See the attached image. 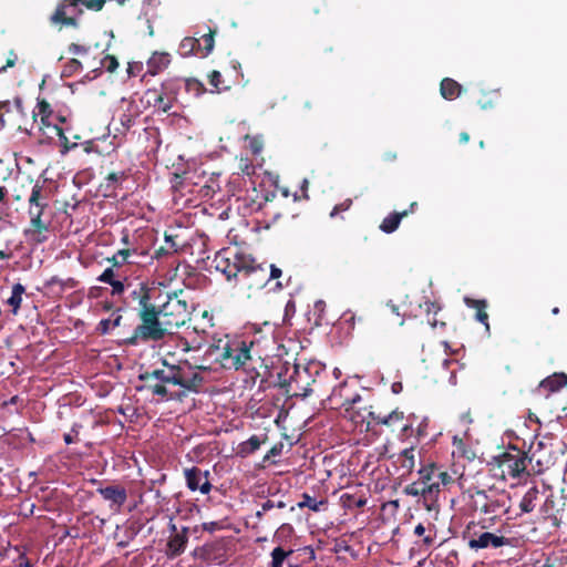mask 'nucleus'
<instances>
[{"label": "nucleus", "instance_id": "f257e3e1", "mask_svg": "<svg viewBox=\"0 0 567 567\" xmlns=\"http://www.w3.org/2000/svg\"><path fill=\"white\" fill-rule=\"evenodd\" d=\"M155 292V290L147 292L140 300L142 323L135 330V338L156 341L174 331L171 326H164L167 321L157 311V307L150 302Z\"/></svg>", "mask_w": 567, "mask_h": 567}, {"label": "nucleus", "instance_id": "f03ea898", "mask_svg": "<svg viewBox=\"0 0 567 567\" xmlns=\"http://www.w3.org/2000/svg\"><path fill=\"white\" fill-rule=\"evenodd\" d=\"M207 353L226 369H239L250 359L249 347L239 340H219Z\"/></svg>", "mask_w": 567, "mask_h": 567}, {"label": "nucleus", "instance_id": "7ed1b4c3", "mask_svg": "<svg viewBox=\"0 0 567 567\" xmlns=\"http://www.w3.org/2000/svg\"><path fill=\"white\" fill-rule=\"evenodd\" d=\"M157 311L167 322L164 326H171L173 330L184 326L190 316V307L179 295H167L166 301L157 307Z\"/></svg>", "mask_w": 567, "mask_h": 567}, {"label": "nucleus", "instance_id": "20e7f679", "mask_svg": "<svg viewBox=\"0 0 567 567\" xmlns=\"http://www.w3.org/2000/svg\"><path fill=\"white\" fill-rule=\"evenodd\" d=\"M214 262L216 270L225 275L227 280L235 278L239 281L249 260L230 250H221L215 256Z\"/></svg>", "mask_w": 567, "mask_h": 567}, {"label": "nucleus", "instance_id": "39448f33", "mask_svg": "<svg viewBox=\"0 0 567 567\" xmlns=\"http://www.w3.org/2000/svg\"><path fill=\"white\" fill-rule=\"evenodd\" d=\"M153 377L157 382L166 385H181L188 390H195L203 381L198 373H194L188 378L184 372L178 369L169 368L168 370H155Z\"/></svg>", "mask_w": 567, "mask_h": 567}, {"label": "nucleus", "instance_id": "423d86ee", "mask_svg": "<svg viewBox=\"0 0 567 567\" xmlns=\"http://www.w3.org/2000/svg\"><path fill=\"white\" fill-rule=\"evenodd\" d=\"M269 281L268 275L266 272V269L254 265L251 260L247 264L246 268L244 269L243 276L239 280L244 286L247 287L249 290H258L264 288L267 282Z\"/></svg>", "mask_w": 567, "mask_h": 567}, {"label": "nucleus", "instance_id": "0eeeda50", "mask_svg": "<svg viewBox=\"0 0 567 567\" xmlns=\"http://www.w3.org/2000/svg\"><path fill=\"white\" fill-rule=\"evenodd\" d=\"M186 483L189 489H199L202 494H208L212 485L208 480V472L200 471L196 467L185 471Z\"/></svg>", "mask_w": 567, "mask_h": 567}, {"label": "nucleus", "instance_id": "6e6552de", "mask_svg": "<svg viewBox=\"0 0 567 567\" xmlns=\"http://www.w3.org/2000/svg\"><path fill=\"white\" fill-rule=\"evenodd\" d=\"M507 539L503 536L495 535L489 532L480 534L477 537L468 540V546L472 549L478 550L488 547L498 548L507 545Z\"/></svg>", "mask_w": 567, "mask_h": 567}, {"label": "nucleus", "instance_id": "1a4fd4ad", "mask_svg": "<svg viewBox=\"0 0 567 567\" xmlns=\"http://www.w3.org/2000/svg\"><path fill=\"white\" fill-rule=\"evenodd\" d=\"M527 458L526 456L517 453L515 455H506L502 461V468L504 473L513 477H518L526 471Z\"/></svg>", "mask_w": 567, "mask_h": 567}, {"label": "nucleus", "instance_id": "9d476101", "mask_svg": "<svg viewBox=\"0 0 567 567\" xmlns=\"http://www.w3.org/2000/svg\"><path fill=\"white\" fill-rule=\"evenodd\" d=\"M171 63V55L167 52H154L147 61V73L156 75L164 71Z\"/></svg>", "mask_w": 567, "mask_h": 567}, {"label": "nucleus", "instance_id": "9b49d317", "mask_svg": "<svg viewBox=\"0 0 567 567\" xmlns=\"http://www.w3.org/2000/svg\"><path fill=\"white\" fill-rule=\"evenodd\" d=\"M99 492L105 501L117 507H121L126 501V491L120 486H107Z\"/></svg>", "mask_w": 567, "mask_h": 567}, {"label": "nucleus", "instance_id": "f8f14e48", "mask_svg": "<svg viewBox=\"0 0 567 567\" xmlns=\"http://www.w3.org/2000/svg\"><path fill=\"white\" fill-rule=\"evenodd\" d=\"M187 543L186 529L183 533H177L172 536L167 544V553L171 556H177L182 554L185 549Z\"/></svg>", "mask_w": 567, "mask_h": 567}, {"label": "nucleus", "instance_id": "ddd939ff", "mask_svg": "<svg viewBox=\"0 0 567 567\" xmlns=\"http://www.w3.org/2000/svg\"><path fill=\"white\" fill-rule=\"evenodd\" d=\"M48 206L45 197L43 196V187L39 184L32 186V190L29 197V209L44 210Z\"/></svg>", "mask_w": 567, "mask_h": 567}, {"label": "nucleus", "instance_id": "4468645a", "mask_svg": "<svg viewBox=\"0 0 567 567\" xmlns=\"http://www.w3.org/2000/svg\"><path fill=\"white\" fill-rule=\"evenodd\" d=\"M567 384V375L565 373H554L542 381L540 388L555 392Z\"/></svg>", "mask_w": 567, "mask_h": 567}, {"label": "nucleus", "instance_id": "2eb2a0df", "mask_svg": "<svg viewBox=\"0 0 567 567\" xmlns=\"http://www.w3.org/2000/svg\"><path fill=\"white\" fill-rule=\"evenodd\" d=\"M464 302L466 303L467 307L476 309V311H477L476 319L480 322L484 323L486 329H488L489 328L488 322H487L488 316L485 311L486 301L465 298Z\"/></svg>", "mask_w": 567, "mask_h": 567}, {"label": "nucleus", "instance_id": "dca6fc26", "mask_svg": "<svg viewBox=\"0 0 567 567\" xmlns=\"http://www.w3.org/2000/svg\"><path fill=\"white\" fill-rule=\"evenodd\" d=\"M420 474L427 481L436 478L442 486L447 485L452 481V477L446 472L437 471L434 467L423 468L420 471Z\"/></svg>", "mask_w": 567, "mask_h": 567}, {"label": "nucleus", "instance_id": "f3484780", "mask_svg": "<svg viewBox=\"0 0 567 567\" xmlns=\"http://www.w3.org/2000/svg\"><path fill=\"white\" fill-rule=\"evenodd\" d=\"M537 496H538V491L537 488L533 487V488H529L523 496V498L520 499V503H519V508L523 513H530L532 511H534L536 504V499H537Z\"/></svg>", "mask_w": 567, "mask_h": 567}, {"label": "nucleus", "instance_id": "a211bd4d", "mask_svg": "<svg viewBox=\"0 0 567 567\" xmlns=\"http://www.w3.org/2000/svg\"><path fill=\"white\" fill-rule=\"evenodd\" d=\"M260 444L261 442L259 437L254 435L249 437L247 441L239 444L237 453L241 457H246L256 452L260 447Z\"/></svg>", "mask_w": 567, "mask_h": 567}, {"label": "nucleus", "instance_id": "6ab92c4d", "mask_svg": "<svg viewBox=\"0 0 567 567\" xmlns=\"http://www.w3.org/2000/svg\"><path fill=\"white\" fill-rule=\"evenodd\" d=\"M408 215V212H403V213H395V214H391L389 215L388 217H385L380 226L381 230H383L384 233H392L394 231L400 223H401V219Z\"/></svg>", "mask_w": 567, "mask_h": 567}, {"label": "nucleus", "instance_id": "aec40b11", "mask_svg": "<svg viewBox=\"0 0 567 567\" xmlns=\"http://www.w3.org/2000/svg\"><path fill=\"white\" fill-rule=\"evenodd\" d=\"M461 92V86L452 79H444L441 82V94L444 99H453Z\"/></svg>", "mask_w": 567, "mask_h": 567}, {"label": "nucleus", "instance_id": "412c9836", "mask_svg": "<svg viewBox=\"0 0 567 567\" xmlns=\"http://www.w3.org/2000/svg\"><path fill=\"white\" fill-rule=\"evenodd\" d=\"M401 467L411 473L415 466V450L413 447L403 450L399 455Z\"/></svg>", "mask_w": 567, "mask_h": 567}, {"label": "nucleus", "instance_id": "4be33fe9", "mask_svg": "<svg viewBox=\"0 0 567 567\" xmlns=\"http://www.w3.org/2000/svg\"><path fill=\"white\" fill-rule=\"evenodd\" d=\"M51 22L53 24L75 25V20L73 18L66 17L65 4H60L56 7L54 13L51 16Z\"/></svg>", "mask_w": 567, "mask_h": 567}, {"label": "nucleus", "instance_id": "5701e85b", "mask_svg": "<svg viewBox=\"0 0 567 567\" xmlns=\"http://www.w3.org/2000/svg\"><path fill=\"white\" fill-rule=\"evenodd\" d=\"M23 292L24 287L21 284H16L13 286L11 297L8 299V303L12 307L14 313H17L21 306Z\"/></svg>", "mask_w": 567, "mask_h": 567}, {"label": "nucleus", "instance_id": "b1692460", "mask_svg": "<svg viewBox=\"0 0 567 567\" xmlns=\"http://www.w3.org/2000/svg\"><path fill=\"white\" fill-rule=\"evenodd\" d=\"M47 138L52 140L54 137H59L63 144H66L68 137L65 136L63 130L58 126L55 123H48L47 130L42 133Z\"/></svg>", "mask_w": 567, "mask_h": 567}, {"label": "nucleus", "instance_id": "393cba45", "mask_svg": "<svg viewBox=\"0 0 567 567\" xmlns=\"http://www.w3.org/2000/svg\"><path fill=\"white\" fill-rule=\"evenodd\" d=\"M292 554V550H285L282 547H276L271 551V567H282L285 559Z\"/></svg>", "mask_w": 567, "mask_h": 567}, {"label": "nucleus", "instance_id": "a878e982", "mask_svg": "<svg viewBox=\"0 0 567 567\" xmlns=\"http://www.w3.org/2000/svg\"><path fill=\"white\" fill-rule=\"evenodd\" d=\"M197 47H199V40L196 38L187 37L182 40L179 50L183 55H188L193 53Z\"/></svg>", "mask_w": 567, "mask_h": 567}, {"label": "nucleus", "instance_id": "bb28decb", "mask_svg": "<svg viewBox=\"0 0 567 567\" xmlns=\"http://www.w3.org/2000/svg\"><path fill=\"white\" fill-rule=\"evenodd\" d=\"M29 214H30V217H31V225L39 231H43V230H47V226L44 225V223L42 221V214H43V210H40V209H29Z\"/></svg>", "mask_w": 567, "mask_h": 567}, {"label": "nucleus", "instance_id": "cd10ccee", "mask_svg": "<svg viewBox=\"0 0 567 567\" xmlns=\"http://www.w3.org/2000/svg\"><path fill=\"white\" fill-rule=\"evenodd\" d=\"M298 505H299V507H308L313 512H318V511H320L321 506L324 505V502H322V501L318 502L313 497L305 494L302 496V502H300Z\"/></svg>", "mask_w": 567, "mask_h": 567}, {"label": "nucleus", "instance_id": "c85d7f7f", "mask_svg": "<svg viewBox=\"0 0 567 567\" xmlns=\"http://www.w3.org/2000/svg\"><path fill=\"white\" fill-rule=\"evenodd\" d=\"M38 117H53L51 106L45 101H41L37 105V111L34 113V122H38Z\"/></svg>", "mask_w": 567, "mask_h": 567}, {"label": "nucleus", "instance_id": "c756f323", "mask_svg": "<svg viewBox=\"0 0 567 567\" xmlns=\"http://www.w3.org/2000/svg\"><path fill=\"white\" fill-rule=\"evenodd\" d=\"M404 493L410 496H424L426 497L425 487H422V483L414 482L412 484H409L404 488Z\"/></svg>", "mask_w": 567, "mask_h": 567}, {"label": "nucleus", "instance_id": "7c9ffc66", "mask_svg": "<svg viewBox=\"0 0 567 567\" xmlns=\"http://www.w3.org/2000/svg\"><path fill=\"white\" fill-rule=\"evenodd\" d=\"M150 389L156 395H161V396L169 395L172 398V393L168 391V385H166L164 383L156 382L154 384H151Z\"/></svg>", "mask_w": 567, "mask_h": 567}, {"label": "nucleus", "instance_id": "2f4dec72", "mask_svg": "<svg viewBox=\"0 0 567 567\" xmlns=\"http://www.w3.org/2000/svg\"><path fill=\"white\" fill-rule=\"evenodd\" d=\"M214 35H215V31H209L207 34H204L202 37L203 42H204L205 54H209L214 49V44H215Z\"/></svg>", "mask_w": 567, "mask_h": 567}, {"label": "nucleus", "instance_id": "473e14b6", "mask_svg": "<svg viewBox=\"0 0 567 567\" xmlns=\"http://www.w3.org/2000/svg\"><path fill=\"white\" fill-rule=\"evenodd\" d=\"M131 251L128 249H121L118 250L113 257H112V261L114 264V266H120L122 264H124L127 259V257L130 256Z\"/></svg>", "mask_w": 567, "mask_h": 567}, {"label": "nucleus", "instance_id": "72a5a7b5", "mask_svg": "<svg viewBox=\"0 0 567 567\" xmlns=\"http://www.w3.org/2000/svg\"><path fill=\"white\" fill-rule=\"evenodd\" d=\"M441 483L434 478V481H430L429 486L425 487L426 497L432 498L434 495H436L440 492Z\"/></svg>", "mask_w": 567, "mask_h": 567}, {"label": "nucleus", "instance_id": "f704fd0d", "mask_svg": "<svg viewBox=\"0 0 567 567\" xmlns=\"http://www.w3.org/2000/svg\"><path fill=\"white\" fill-rule=\"evenodd\" d=\"M246 140L249 141V147L254 154H258L261 152L262 142L258 137L246 136Z\"/></svg>", "mask_w": 567, "mask_h": 567}, {"label": "nucleus", "instance_id": "c9c22d12", "mask_svg": "<svg viewBox=\"0 0 567 567\" xmlns=\"http://www.w3.org/2000/svg\"><path fill=\"white\" fill-rule=\"evenodd\" d=\"M79 1L90 9L101 10L105 0H79Z\"/></svg>", "mask_w": 567, "mask_h": 567}, {"label": "nucleus", "instance_id": "e433bc0d", "mask_svg": "<svg viewBox=\"0 0 567 567\" xmlns=\"http://www.w3.org/2000/svg\"><path fill=\"white\" fill-rule=\"evenodd\" d=\"M401 419H402V413L394 411L391 414H389L386 417L381 420L380 422L385 424V425H390L393 422H396V421H399Z\"/></svg>", "mask_w": 567, "mask_h": 567}, {"label": "nucleus", "instance_id": "4c0bfd02", "mask_svg": "<svg viewBox=\"0 0 567 567\" xmlns=\"http://www.w3.org/2000/svg\"><path fill=\"white\" fill-rule=\"evenodd\" d=\"M105 62H106V68L110 72H114L118 66V62H117L116 58L113 55H107L105 58Z\"/></svg>", "mask_w": 567, "mask_h": 567}, {"label": "nucleus", "instance_id": "58836bf2", "mask_svg": "<svg viewBox=\"0 0 567 567\" xmlns=\"http://www.w3.org/2000/svg\"><path fill=\"white\" fill-rule=\"evenodd\" d=\"M239 169L247 175L252 173V166L250 165V163L247 158H240Z\"/></svg>", "mask_w": 567, "mask_h": 567}, {"label": "nucleus", "instance_id": "ea45409f", "mask_svg": "<svg viewBox=\"0 0 567 567\" xmlns=\"http://www.w3.org/2000/svg\"><path fill=\"white\" fill-rule=\"evenodd\" d=\"M220 79H221V74H220L218 71H213V72L209 74V83H210L214 87H216V89H219Z\"/></svg>", "mask_w": 567, "mask_h": 567}, {"label": "nucleus", "instance_id": "a19ab883", "mask_svg": "<svg viewBox=\"0 0 567 567\" xmlns=\"http://www.w3.org/2000/svg\"><path fill=\"white\" fill-rule=\"evenodd\" d=\"M55 117H38V122L35 124L38 125L39 130L43 133L44 128L47 130L48 123H54Z\"/></svg>", "mask_w": 567, "mask_h": 567}, {"label": "nucleus", "instance_id": "79ce46f5", "mask_svg": "<svg viewBox=\"0 0 567 567\" xmlns=\"http://www.w3.org/2000/svg\"><path fill=\"white\" fill-rule=\"evenodd\" d=\"M69 52L74 54V55H81V54H84L87 52V49L82 47V45H79V44H75V43H72L70 47H69Z\"/></svg>", "mask_w": 567, "mask_h": 567}, {"label": "nucleus", "instance_id": "37998d69", "mask_svg": "<svg viewBox=\"0 0 567 567\" xmlns=\"http://www.w3.org/2000/svg\"><path fill=\"white\" fill-rule=\"evenodd\" d=\"M113 276H114L113 270L111 268H107L101 275L100 280L103 282L111 284V281L113 280Z\"/></svg>", "mask_w": 567, "mask_h": 567}, {"label": "nucleus", "instance_id": "c03bdc74", "mask_svg": "<svg viewBox=\"0 0 567 567\" xmlns=\"http://www.w3.org/2000/svg\"><path fill=\"white\" fill-rule=\"evenodd\" d=\"M156 105L163 112H167L172 107L171 103L166 102L163 96H158Z\"/></svg>", "mask_w": 567, "mask_h": 567}, {"label": "nucleus", "instance_id": "a18cd8bd", "mask_svg": "<svg viewBox=\"0 0 567 567\" xmlns=\"http://www.w3.org/2000/svg\"><path fill=\"white\" fill-rule=\"evenodd\" d=\"M99 328L101 330L102 333H107L112 328V323H111V319H103L100 324H99Z\"/></svg>", "mask_w": 567, "mask_h": 567}, {"label": "nucleus", "instance_id": "49530a36", "mask_svg": "<svg viewBox=\"0 0 567 567\" xmlns=\"http://www.w3.org/2000/svg\"><path fill=\"white\" fill-rule=\"evenodd\" d=\"M281 269H279L278 267H276L275 265H271L270 266V275L268 276L269 279H276V278H279L281 276Z\"/></svg>", "mask_w": 567, "mask_h": 567}, {"label": "nucleus", "instance_id": "de8ad7c7", "mask_svg": "<svg viewBox=\"0 0 567 567\" xmlns=\"http://www.w3.org/2000/svg\"><path fill=\"white\" fill-rule=\"evenodd\" d=\"M16 60H17V56L11 52V53H10V56H9V59H8V61H7V64H6L4 66H2V68L0 69V71H4V70H7V68H11V66H13V65H14V63H16Z\"/></svg>", "mask_w": 567, "mask_h": 567}, {"label": "nucleus", "instance_id": "09e8293b", "mask_svg": "<svg viewBox=\"0 0 567 567\" xmlns=\"http://www.w3.org/2000/svg\"><path fill=\"white\" fill-rule=\"evenodd\" d=\"M110 285L114 288V291L116 292H121L124 289L123 284L118 280H112Z\"/></svg>", "mask_w": 567, "mask_h": 567}, {"label": "nucleus", "instance_id": "8fccbe9b", "mask_svg": "<svg viewBox=\"0 0 567 567\" xmlns=\"http://www.w3.org/2000/svg\"><path fill=\"white\" fill-rule=\"evenodd\" d=\"M350 204H351V200H348L347 204H344V205L336 206L334 209L331 212V216H334L338 210H346V209H348Z\"/></svg>", "mask_w": 567, "mask_h": 567}, {"label": "nucleus", "instance_id": "3c124183", "mask_svg": "<svg viewBox=\"0 0 567 567\" xmlns=\"http://www.w3.org/2000/svg\"><path fill=\"white\" fill-rule=\"evenodd\" d=\"M424 533H425V527L422 524H419L417 526H415V528H414L415 535L423 536Z\"/></svg>", "mask_w": 567, "mask_h": 567}, {"label": "nucleus", "instance_id": "603ef678", "mask_svg": "<svg viewBox=\"0 0 567 567\" xmlns=\"http://www.w3.org/2000/svg\"><path fill=\"white\" fill-rule=\"evenodd\" d=\"M121 315H116L113 319H111L112 328L118 327L121 323Z\"/></svg>", "mask_w": 567, "mask_h": 567}, {"label": "nucleus", "instance_id": "864d4df0", "mask_svg": "<svg viewBox=\"0 0 567 567\" xmlns=\"http://www.w3.org/2000/svg\"><path fill=\"white\" fill-rule=\"evenodd\" d=\"M7 196V189L3 186H0V203H3Z\"/></svg>", "mask_w": 567, "mask_h": 567}, {"label": "nucleus", "instance_id": "5fc2aeb1", "mask_svg": "<svg viewBox=\"0 0 567 567\" xmlns=\"http://www.w3.org/2000/svg\"><path fill=\"white\" fill-rule=\"evenodd\" d=\"M388 307H390L391 311H392L394 315H396V316H399V315H400V313H399V308H398L395 305H393L392 302H388Z\"/></svg>", "mask_w": 567, "mask_h": 567}, {"label": "nucleus", "instance_id": "6e6d98bb", "mask_svg": "<svg viewBox=\"0 0 567 567\" xmlns=\"http://www.w3.org/2000/svg\"><path fill=\"white\" fill-rule=\"evenodd\" d=\"M312 392V390L308 386H306L305 389H302V393H300V395L302 398H307L308 395H310V393Z\"/></svg>", "mask_w": 567, "mask_h": 567}, {"label": "nucleus", "instance_id": "4d7b16f0", "mask_svg": "<svg viewBox=\"0 0 567 567\" xmlns=\"http://www.w3.org/2000/svg\"><path fill=\"white\" fill-rule=\"evenodd\" d=\"M419 483H422V487H427V486H429L430 481H427L426 478L422 477V474H420V481H419Z\"/></svg>", "mask_w": 567, "mask_h": 567}, {"label": "nucleus", "instance_id": "13d9d810", "mask_svg": "<svg viewBox=\"0 0 567 567\" xmlns=\"http://www.w3.org/2000/svg\"><path fill=\"white\" fill-rule=\"evenodd\" d=\"M460 138H461V142H462V143H467V142H468V140H470V136H468V134H467V133H462V134H461V136H460Z\"/></svg>", "mask_w": 567, "mask_h": 567}, {"label": "nucleus", "instance_id": "bf43d9fd", "mask_svg": "<svg viewBox=\"0 0 567 567\" xmlns=\"http://www.w3.org/2000/svg\"><path fill=\"white\" fill-rule=\"evenodd\" d=\"M272 507H274L272 503H271L270 501H268V502H266V503L262 505V511L265 512V511H268V509H270V508H272Z\"/></svg>", "mask_w": 567, "mask_h": 567}, {"label": "nucleus", "instance_id": "052dcab7", "mask_svg": "<svg viewBox=\"0 0 567 567\" xmlns=\"http://www.w3.org/2000/svg\"><path fill=\"white\" fill-rule=\"evenodd\" d=\"M64 441H65V443H66V444H71V443H72L71 435H70V434H66V435L64 436Z\"/></svg>", "mask_w": 567, "mask_h": 567}, {"label": "nucleus", "instance_id": "680f3d73", "mask_svg": "<svg viewBox=\"0 0 567 567\" xmlns=\"http://www.w3.org/2000/svg\"><path fill=\"white\" fill-rule=\"evenodd\" d=\"M194 367H195L196 369H199V370H202V369H203V370L207 369V367H206V365H204V364H198V363H195V364H194Z\"/></svg>", "mask_w": 567, "mask_h": 567}, {"label": "nucleus", "instance_id": "e2e57ef3", "mask_svg": "<svg viewBox=\"0 0 567 567\" xmlns=\"http://www.w3.org/2000/svg\"><path fill=\"white\" fill-rule=\"evenodd\" d=\"M109 179H111V181H116V179H117L116 174H114V173L110 174V175H109Z\"/></svg>", "mask_w": 567, "mask_h": 567}, {"label": "nucleus", "instance_id": "0e129e2a", "mask_svg": "<svg viewBox=\"0 0 567 567\" xmlns=\"http://www.w3.org/2000/svg\"><path fill=\"white\" fill-rule=\"evenodd\" d=\"M7 258V254L4 251H0V259Z\"/></svg>", "mask_w": 567, "mask_h": 567}, {"label": "nucleus", "instance_id": "69168bd1", "mask_svg": "<svg viewBox=\"0 0 567 567\" xmlns=\"http://www.w3.org/2000/svg\"><path fill=\"white\" fill-rule=\"evenodd\" d=\"M551 312H553L554 315H557V313L559 312V309L556 307V308H554V309L551 310Z\"/></svg>", "mask_w": 567, "mask_h": 567}, {"label": "nucleus", "instance_id": "338daca9", "mask_svg": "<svg viewBox=\"0 0 567 567\" xmlns=\"http://www.w3.org/2000/svg\"><path fill=\"white\" fill-rule=\"evenodd\" d=\"M308 185V179H303V185L302 187H306Z\"/></svg>", "mask_w": 567, "mask_h": 567}, {"label": "nucleus", "instance_id": "774afa93", "mask_svg": "<svg viewBox=\"0 0 567 567\" xmlns=\"http://www.w3.org/2000/svg\"><path fill=\"white\" fill-rule=\"evenodd\" d=\"M214 525H215V523H210V524H209V527H208V528H210L209 530H212V529H213V526H214Z\"/></svg>", "mask_w": 567, "mask_h": 567}]
</instances>
